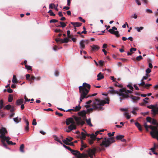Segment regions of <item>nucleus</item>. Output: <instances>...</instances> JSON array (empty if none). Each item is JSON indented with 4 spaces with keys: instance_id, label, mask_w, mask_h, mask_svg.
<instances>
[{
    "instance_id": "1",
    "label": "nucleus",
    "mask_w": 158,
    "mask_h": 158,
    "mask_svg": "<svg viewBox=\"0 0 158 158\" xmlns=\"http://www.w3.org/2000/svg\"><path fill=\"white\" fill-rule=\"evenodd\" d=\"M90 88L91 85L85 82L83 83L82 86L79 87V92L80 94L79 103L82 102L84 98L90 97V96H87V95L89 93Z\"/></svg>"
},
{
    "instance_id": "2",
    "label": "nucleus",
    "mask_w": 158,
    "mask_h": 158,
    "mask_svg": "<svg viewBox=\"0 0 158 158\" xmlns=\"http://www.w3.org/2000/svg\"><path fill=\"white\" fill-rule=\"evenodd\" d=\"M115 142L114 139L112 137L108 138H105L104 140H102V143L100 144V146H104L105 147H108L110 146V144Z\"/></svg>"
},
{
    "instance_id": "3",
    "label": "nucleus",
    "mask_w": 158,
    "mask_h": 158,
    "mask_svg": "<svg viewBox=\"0 0 158 158\" xmlns=\"http://www.w3.org/2000/svg\"><path fill=\"white\" fill-rule=\"evenodd\" d=\"M119 96H121L123 98H120V102L123 99V98H127L129 97V94H131L132 91L130 90H127L126 88H123L119 89Z\"/></svg>"
},
{
    "instance_id": "4",
    "label": "nucleus",
    "mask_w": 158,
    "mask_h": 158,
    "mask_svg": "<svg viewBox=\"0 0 158 158\" xmlns=\"http://www.w3.org/2000/svg\"><path fill=\"white\" fill-rule=\"evenodd\" d=\"M7 131L6 129L4 127H1V130L0 131V139H2L4 141H9V140L10 139V138L9 136H6L5 135L7 133Z\"/></svg>"
},
{
    "instance_id": "5",
    "label": "nucleus",
    "mask_w": 158,
    "mask_h": 158,
    "mask_svg": "<svg viewBox=\"0 0 158 158\" xmlns=\"http://www.w3.org/2000/svg\"><path fill=\"white\" fill-rule=\"evenodd\" d=\"M71 152L75 155L77 158H83L88 157L87 155L85 153H81L79 152L77 150L72 149L70 151Z\"/></svg>"
},
{
    "instance_id": "6",
    "label": "nucleus",
    "mask_w": 158,
    "mask_h": 158,
    "mask_svg": "<svg viewBox=\"0 0 158 158\" xmlns=\"http://www.w3.org/2000/svg\"><path fill=\"white\" fill-rule=\"evenodd\" d=\"M147 107L149 109H152L151 111L152 114L154 116H155L158 113V107H156L154 105H151L148 106Z\"/></svg>"
},
{
    "instance_id": "7",
    "label": "nucleus",
    "mask_w": 158,
    "mask_h": 158,
    "mask_svg": "<svg viewBox=\"0 0 158 158\" xmlns=\"http://www.w3.org/2000/svg\"><path fill=\"white\" fill-rule=\"evenodd\" d=\"M96 151V148H94L92 149L89 148L87 152L90 158H94L93 156H95V153Z\"/></svg>"
},
{
    "instance_id": "8",
    "label": "nucleus",
    "mask_w": 158,
    "mask_h": 158,
    "mask_svg": "<svg viewBox=\"0 0 158 158\" xmlns=\"http://www.w3.org/2000/svg\"><path fill=\"white\" fill-rule=\"evenodd\" d=\"M117 29V28L116 27H113L111 29L108 30V31L111 34L115 35L117 37H118L120 36L118 31H114V30H116Z\"/></svg>"
},
{
    "instance_id": "9",
    "label": "nucleus",
    "mask_w": 158,
    "mask_h": 158,
    "mask_svg": "<svg viewBox=\"0 0 158 158\" xmlns=\"http://www.w3.org/2000/svg\"><path fill=\"white\" fill-rule=\"evenodd\" d=\"M74 119L76 122L77 124L78 125L83 126L85 123L84 121L81 118L75 117Z\"/></svg>"
},
{
    "instance_id": "10",
    "label": "nucleus",
    "mask_w": 158,
    "mask_h": 158,
    "mask_svg": "<svg viewBox=\"0 0 158 158\" xmlns=\"http://www.w3.org/2000/svg\"><path fill=\"white\" fill-rule=\"evenodd\" d=\"M109 99L108 98H106L105 100L101 101L99 104H98L99 106H104L105 104H109Z\"/></svg>"
},
{
    "instance_id": "11",
    "label": "nucleus",
    "mask_w": 158,
    "mask_h": 158,
    "mask_svg": "<svg viewBox=\"0 0 158 158\" xmlns=\"http://www.w3.org/2000/svg\"><path fill=\"white\" fill-rule=\"evenodd\" d=\"M109 88L110 89L108 91L110 93L113 94H117L119 95L120 92L114 90L113 87H110Z\"/></svg>"
},
{
    "instance_id": "12",
    "label": "nucleus",
    "mask_w": 158,
    "mask_h": 158,
    "mask_svg": "<svg viewBox=\"0 0 158 158\" xmlns=\"http://www.w3.org/2000/svg\"><path fill=\"white\" fill-rule=\"evenodd\" d=\"M75 123L73 119L72 118H69L66 119V124L67 125H69L70 123L75 124Z\"/></svg>"
},
{
    "instance_id": "13",
    "label": "nucleus",
    "mask_w": 158,
    "mask_h": 158,
    "mask_svg": "<svg viewBox=\"0 0 158 158\" xmlns=\"http://www.w3.org/2000/svg\"><path fill=\"white\" fill-rule=\"evenodd\" d=\"M148 128H150L152 130V131L151 132L150 134L151 135L154 134L155 132L156 129V126H153L152 125L148 126Z\"/></svg>"
},
{
    "instance_id": "14",
    "label": "nucleus",
    "mask_w": 158,
    "mask_h": 158,
    "mask_svg": "<svg viewBox=\"0 0 158 158\" xmlns=\"http://www.w3.org/2000/svg\"><path fill=\"white\" fill-rule=\"evenodd\" d=\"M130 98L133 100V102H137L140 98L139 97L135 96L132 95H131Z\"/></svg>"
},
{
    "instance_id": "15",
    "label": "nucleus",
    "mask_w": 158,
    "mask_h": 158,
    "mask_svg": "<svg viewBox=\"0 0 158 158\" xmlns=\"http://www.w3.org/2000/svg\"><path fill=\"white\" fill-rule=\"evenodd\" d=\"M86 112L85 110H83L81 111L78 113L79 115L80 116H81L84 118H85L86 117Z\"/></svg>"
},
{
    "instance_id": "16",
    "label": "nucleus",
    "mask_w": 158,
    "mask_h": 158,
    "mask_svg": "<svg viewBox=\"0 0 158 158\" xmlns=\"http://www.w3.org/2000/svg\"><path fill=\"white\" fill-rule=\"evenodd\" d=\"M71 23L73 26L74 27H80L82 24V23L79 22H71Z\"/></svg>"
},
{
    "instance_id": "17",
    "label": "nucleus",
    "mask_w": 158,
    "mask_h": 158,
    "mask_svg": "<svg viewBox=\"0 0 158 158\" xmlns=\"http://www.w3.org/2000/svg\"><path fill=\"white\" fill-rule=\"evenodd\" d=\"M85 41L84 40H81L80 42V48L81 50H83L85 48V46L84 43Z\"/></svg>"
},
{
    "instance_id": "18",
    "label": "nucleus",
    "mask_w": 158,
    "mask_h": 158,
    "mask_svg": "<svg viewBox=\"0 0 158 158\" xmlns=\"http://www.w3.org/2000/svg\"><path fill=\"white\" fill-rule=\"evenodd\" d=\"M91 47V51H97L100 49V47L96 45H93Z\"/></svg>"
},
{
    "instance_id": "19",
    "label": "nucleus",
    "mask_w": 158,
    "mask_h": 158,
    "mask_svg": "<svg viewBox=\"0 0 158 158\" xmlns=\"http://www.w3.org/2000/svg\"><path fill=\"white\" fill-rule=\"evenodd\" d=\"M68 129H70V131L76 129V126L74 124H72L69 125L68 127Z\"/></svg>"
},
{
    "instance_id": "20",
    "label": "nucleus",
    "mask_w": 158,
    "mask_h": 158,
    "mask_svg": "<svg viewBox=\"0 0 158 158\" xmlns=\"http://www.w3.org/2000/svg\"><path fill=\"white\" fill-rule=\"evenodd\" d=\"M98 78L97 80L98 81H100L101 79L104 78V76L101 73H100L97 75Z\"/></svg>"
},
{
    "instance_id": "21",
    "label": "nucleus",
    "mask_w": 158,
    "mask_h": 158,
    "mask_svg": "<svg viewBox=\"0 0 158 158\" xmlns=\"http://www.w3.org/2000/svg\"><path fill=\"white\" fill-rule=\"evenodd\" d=\"M23 102V99L22 98L18 99L16 101V105L19 106L22 104Z\"/></svg>"
},
{
    "instance_id": "22",
    "label": "nucleus",
    "mask_w": 158,
    "mask_h": 158,
    "mask_svg": "<svg viewBox=\"0 0 158 158\" xmlns=\"http://www.w3.org/2000/svg\"><path fill=\"white\" fill-rule=\"evenodd\" d=\"M93 108L95 110H96L98 109L99 110H103V108L99 105H98V106L95 105H94L93 106Z\"/></svg>"
},
{
    "instance_id": "23",
    "label": "nucleus",
    "mask_w": 158,
    "mask_h": 158,
    "mask_svg": "<svg viewBox=\"0 0 158 158\" xmlns=\"http://www.w3.org/2000/svg\"><path fill=\"white\" fill-rule=\"evenodd\" d=\"M135 124L140 131L142 130L141 125L138 122H136L135 123Z\"/></svg>"
},
{
    "instance_id": "24",
    "label": "nucleus",
    "mask_w": 158,
    "mask_h": 158,
    "mask_svg": "<svg viewBox=\"0 0 158 158\" xmlns=\"http://www.w3.org/2000/svg\"><path fill=\"white\" fill-rule=\"evenodd\" d=\"M59 23L60 25H56V26L57 27H64L66 26V24L64 22H59Z\"/></svg>"
},
{
    "instance_id": "25",
    "label": "nucleus",
    "mask_w": 158,
    "mask_h": 158,
    "mask_svg": "<svg viewBox=\"0 0 158 158\" xmlns=\"http://www.w3.org/2000/svg\"><path fill=\"white\" fill-rule=\"evenodd\" d=\"M24 145L23 144H22L20 147L19 150L21 152L24 153Z\"/></svg>"
},
{
    "instance_id": "26",
    "label": "nucleus",
    "mask_w": 158,
    "mask_h": 158,
    "mask_svg": "<svg viewBox=\"0 0 158 158\" xmlns=\"http://www.w3.org/2000/svg\"><path fill=\"white\" fill-rule=\"evenodd\" d=\"M88 125L90 127H93V125L91 123V119L90 118H89L88 119H85Z\"/></svg>"
},
{
    "instance_id": "27",
    "label": "nucleus",
    "mask_w": 158,
    "mask_h": 158,
    "mask_svg": "<svg viewBox=\"0 0 158 158\" xmlns=\"http://www.w3.org/2000/svg\"><path fill=\"white\" fill-rule=\"evenodd\" d=\"M81 108V107L79 105L78 106H76L75 109H73V111H79Z\"/></svg>"
},
{
    "instance_id": "28",
    "label": "nucleus",
    "mask_w": 158,
    "mask_h": 158,
    "mask_svg": "<svg viewBox=\"0 0 158 158\" xmlns=\"http://www.w3.org/2000/svg\"><path fill=\"white\" fill-rule=\"evenodd\" d=\"M12 81L13 83H17L18 82V81L17 80V79L16 78V75H14L13 76V79L12 80Z\"/></svg>"
},
{
    "instance_id": "29",
    "label": "nucleus",
    "mask_w": 158,
    "mask_h": 158,
    "mask_svg": "<svg viewBox=\"0 0 158 158\" xmlns=\"http://www.w3.org/2000/svg\"><path fill=\"white\" fill-rule=\"evenodd\" d=\"M69 41V39L67 38H65L64 40L61 39L60 43H68Z\"/></svg>"
},
{
    "instance_id": "30",
    "label": "nucleus",
    "mask_w": 158,
    "mask_h": 158,
    "mask_svg": "<svg viewBox=\"0 0 158 158\" xmlns=\"http://www.w3.org/2000/svg\"><path fill=\"white\" fill-rule=\"evenodd\" d=\"M151 123L154 125L158 126V123H157V120L154 118H152Z\"/></svg>"
},
{
    "instance_id": "31",
    "label": "nucleus",
    "mask_w": 158,
    "mask_h": 158,
    "mask_svg": "<svg viewBox=\"0 0 158 158\" xmlns=\"http://www.w3.org/2000/svg\"><path fill=\"white\" fill-rule=\"evenodd\" d=\"M86 138V134L84 132H82L81 134V138L82 139H85Z\"/></svg>"
},
{
    "instance_id": "32",
    "label": "nucleus",
    "mask_w": 158,
    "mask_h": 158,
    "mask_svg": "<svg viewBox=\"0 0 158 158\" xmlns=\"http://www.w3.org/2000/svg\"><path fill=\"white\" fill-rule=\"evenodd\" d=\"M13 120L16 123H18L21 121V119L20 118H18V117H17L15 118H14Z\"/></svg>"
},
{
    "instance_id": "33",
    "label": "nucleus",
    "mask_w": 158,
    "mask_h": 158,
    "mask_svg": "<svg viewBox=\"0 0 158 158\" xmlns=\"http://www.w3.org/2000/svg\"><path fill=\"white\" fill-rule=\"evenodd\" d=\"M96 135L94 134H91L90 139L95 140H96Z\"/></svg>"
},
{
    "instance_id": "34",
    "label": "nucleus",
    "mask_w": 158,
    "mask_h": 158,
    "mask_svg": "<svg viewBox=\"0 0 158 158\" xmlns=\"http://www.w3.org/2000/svg\"><path fill=\"white\" fill-rule=\"evenodd\" d=\"M124 136L123 135H118L116 137V139L117 140H121L124 137Z\"/></svg>"
},
{
    "instance_id": "35",
    "label": "nucleus",
    "mask_w": 158,
    "mask_h": 158,
    "mask_svg": "<svg viewBox=\"0 0 158 158\" xmlns=\"http://www.w3.org/2000/svg\"><path fill=\"white\" fill-rule=\"evenodd\" d=\"M81 147H82L83 148H86L87 147V146L86 144H84L83 140H81Z\"/></svg>"
},
{
    "instance_id": "36",
    "label": "nucleus",
    "mask_w": 158,
    "mask_h": 158,
    "mask_svg": "<svg viewBox=\"0 0 158 158\" xmlns=\"http://www.w3.org/2000/svg\"><path fill=\"white\" fill-rule=\"evenodd\" d=\"M124 115L126 116L128 119H129L131 118V115H129L128 113L125 112L124 113Z\"/></svg>"
},
{
    "instance_id": "37",
    "label": "nucleus",
    "mask_w": 158,
    "mask_h": 158,
    "mask_svg": "<svg viewBox=\"0 0 158 158\" xmlns=\"http://www.w3.org/2000/svg\"><path fill=\"white\" fill-rule=\"evenodd\" d=\"M13 96H12L11 95H9V96L8 99V101L9 102H11L13 100Z\"/></svg>"
},
{
    "instance_id": "38",
    "label": "nucleus",
    "mask_w": 158,
    "mask_h": 158,
    "mask_svg": "<svg viewBox=\"0 0 158 158\" xmlns=\"http://www.w3.org/2000/svg\"><path fill=\"white\" fill-rule=\"evenodd\" d=\"M94 141V140L90 139H88V142L90 145H91L93 143Z\"/></svg>"
},
{
    "instance_id": "39",
    "label": "nucleus",
    "mask_w": 158,
    "mask_h": 158,
    "mask_svg": "<svg viewBox=\"0 0 158 158\" xmlns=\"http://www.w3.org/2000/svg\"><path fill=\"white\" fill-rule=\"evenodd\" d=\"M143 28V27H135V29L137 30L138 32H140L141 30H142Z\"/></svg>"
},
{
    "instance_id": "40",
    "label": "nucleus",
    "mask_w": 158,
    "mask_h": 158,
    "mask_svg": "<svg viewBox=\"0 0 158 158\" xmlns=\"http://www.w3.org/2000/svg\"><path fill=\"white\" fill-rule=\"evenodd\" d=\"M152 118L149 117H148L146 118V120L148 122L151 123Z\"/></svg>"
},
{
    "instance_id": "41",
    "label": "nucleus",
    "mask_w": 158,
    "mask_h": 158,
    "mask_svg": "<svg viewBox=\"0 0 158 158\" xmlns=\"http://www.w3.org/2000/svg\"><path fill=\"white\" fill-rule=\"evenodd\" d=\"M149 77V76L148 74H146V76L143 77L141 81H142L144 80L147 79Z\"/></svg>"
},
{
    "instance_id": "42",
    "label": "nucleus",
    "mask_w": 158,
    "mask_h": 158,
    "mask_svg": "<svg viewBox=\"0 0 158 158\" xmlns=\"http://www.w3.org/2000/svg\"><path fill=\"white\" fill-rule=\"evenodd\" d=\"M23 120H24V121L26 123V126H29V122L28 120L27 119H26V118L25 117H23Z\"/></svg>"
},
{
    "instance_id": "43",
    "label": "nucleus",
    "mask_w": 158,
    "mask_h": 158,
    "mask_svg": "<svg viewBox=\"0 0 158 158\" xmlns=\"http://www.w3.org/2000/svg\"><path fill=\"white\" fill-rule=\"evenodd\" d=\"M48 13H49L51 16H55V14L53 13L52 10H50L48 12Z\"/></svg>"
},
{
    "instance_id": "44",
    "label": "nucleus",
    "mask_w": 158,
    "mask_h": 158,
    "mask_svg": "<svg viewBox=\"0 0 158 158\" xmlns=\"http://www.w3.org/2000/svg\"><path fill=\"white\" fill-rule=\"evenodd\" d=\"M149 99V98H146L145 99H143V104H146L148 103V102L146 100H148Z\"/></svg>"
},
{
    "instance_id": "45",
    "label": "nucleus",
    "mask_w": 158,
    "mask_h": 158,
    "mask_svg": "<svg viewBox=\"0 0 158 158\" xmlns=\"http://www.w3.org/2000/svg\"><path fill=\"white\" fill-rule=\"evenodd\" d=\"M11 108V106L10 105H8L5 106V108L7 110H10Z\"/></svg>"
},
{
    "instance_id": "46",
    "label": "nucleus",
    "mask_w": 158,
    "mask_h": 158,
    "mask_svg": "<svg viewBox=\"0 0 158 158\" xmlns=\"http://www.w3.org/2000/svg\"><path fill=\"white\" fill-rule=\"evenodd\" d=\"M54 139L56 140V141H57L58 142H59V143H61V144H63V143H62V142L57 137H55V138Z\"/></svg>"
},
{
    "instance_id": "47",
    "label": "nucleus",
    "mask_w": 158,
    "mask_h": 158,
    "mask_svg": "<svg viewBox=\"0 0 158 158\" xmlns=\"http://www.w3.org/2000/svg\"><path fill=\"white\" fill-rule=\"evenodd\" d=\"M152 85L151 84H145L144 87L147 88V89H148V87L151 86Z\"/></svg>"
},
{
    "instance_id": "48",
    "label": "nucleus",
    "mask_w": 158,
    "mask_h": 158,
    "mask_svg": "<svg viewBox=\"0 0 158 158\" xmlns=\"http://www.w3.org/2000/svg\"><path fill=\"white\" fill-rule=\"evenodd\" d=\"M143 125L147 131H148V126L147 125V123H145Z\"/></svg>"
},
{
    "instance_id": "49",
    "label": "nucleus",
    "mask_w": 158,
    "mask_h": 158,
    "mask_svg": "<svg viewBox=\"0 0 158 158\" xmlns=\"http://www.w3.org/2000/svg\"><path fill=\"white\" fill-rule=\"evenodd\" d=\"M55 5L54 4H50L49 5V8L52 9L53 8H55Z\"/></svg>"
},
{
    "instance_id": "50",
    "label": "nucleus",
    "mask_w": 158,
    "mask_h": 158,
    "mask_svg": "<svg viewBox=\"0 0 158 158\" xmlns=\"http://www.w3.org/2000/svg\"><path fill=\"white\" fill-rule=\"evenodd\" d=\"M2 142L3 146L5 148H7V144L5 143V141H4L2 139Z\"/></svg>"
},
{
    "instance_id": "51",
    "label": "nucleus",
    "mask_w": 158,
    "mask_h": 158,
    "mask_svg": "<svg viewBox=\"0 0 158 158\" xmlns=\"http://www.w3.org/2000/svg\"><path fill=\"white\" fill-rule=\"evenodd\" d=\"M25 67L28 70H31V67L30 66L26 65Z\"/></svg>"
},
{
    "instance_id": "52",
    "label": "nucleus",
    "mask_w": 158,
    "mask_h": 158,
    "mask_svg": "<svg viewBox=\"0 0 158 158\" xmlns=\"http://www.w3.org/2000/svg\"><path fill=\"white\" fill-rule=\"evenodd\" d=\"M143 59L141 56H139L136 57V59L138 61H139Z\"/></svg>"
},
{
    "instance_id": "53",
    "label": "nucleus",
    "mask_w": 158,
    "mask_h": 158,
    "mask_svg": "<svg viewBox=\"0 0 158 158\" xmlns=\"http://www.w3.org/2000/svg\"><path fill=\"white\" fill-rule=\"evenodd\" d=\"M26 77L27 80H30V75L29 74H27L26 75Z\"/></svg>"
},
{
    "instance_id": "54",
    "label": "nucleus",
    "mask_w": 158,
    "mask_h": 158,
    "mask_svg": "<svg viewBox=\"0 0 158 158\" xmlns=\"http://www.w3.org/2000/svg\"><path fill=\"white\" fill-rule=\"evenodd\" d=\"M131 17V18H133L135 19H136L137 18V16L135 14H134L132 15Z\"/></svg>"
},
{
    "instance_id": "55",
    "label": "nucleus",
    "mask_w": 158,
    "mask_h": 158,
    "mask_svg": "<svg viewBox=\"0 0 158 158\" xmlns=\"http://www.w3.org/2000/svg\"><path fill=\"white\" fill-rule=\"evenodd\" d=\"M58 22V20H57L55 19H52L50 20V23H56Z\"/></svg>"
},
{
    "instance_id": "56",
    "label": "nucleus",
    "mask_w": 158,
    "mask_h": 158,
    "mask_svg": "<svg viewBox=\"0 0 158 158\" xmlns=\"http://www.w3.org/2000/svg\"><path fill=\"white\" fill-rule=\"evenodd\" d=\"M99 64L101 66H102L104 64V62L102 60H100L99 61Z\"/></svg>"
},
{
    "instance_id": "57",
    "label": "nucleus",
    "mask_w": 158,
    "mask_h": 158,
    "mask_svg": "<svg viewBox=\"0 0 158 158\" xmlns=\"http://www.w3.org/2000/svg\"><path fill=\"white\" fill-rule=\"evenodd\" d=\"M127 87L130 89H131L132 90H133L134 89L133 87L130 84H129L127 85Z\"/></svg>"
},
{
    "instance_id": "58",
    "label": "nucleus",
    "mask_w": 158,
    "mask_h": 158,
    "mask_svg": "<svg viewBox=\"0 0 158 158\" xmlns=\"http://www.w3.org/2000/svg\"><path fill=\"white\" fill-rule=\"evenodd\" d=\"M114 132H113L112 134L111 133H109L107 135L109 137H111L114 135Z\"/></svg>"
},
{
    "instance_id": "59",
    "label": "nucleus",
    "mask_w": 158,
    "mask_h": 158,
    "mask_svg": "<svg viewBox=\"0 0 158 158\" xmlns=\"http://www.w3.org/2000/svg\"><path fill=\"white\" fill-rule=\"evenodd\" d=\"M114 85L115 86L118 87H120V88L122 87H123V86L122 85H121V84L118 85L117 83H115L114 84Z\"/></svg>"
},
{
    "instance_id": "60",
    "label": "nucleus",
    "mask_w": 158,
    "mask_h": 158,
    "mask_svg": "<svg viewBox=\"0 0 158 158\" xmlns=\"http://www.w3.org/2000/svg\"><path fill=\"white\" fill-rule=\"evenodd\" d=\"M73 138L71 137H69V138H66V140L68 141V142H70L73 140Z\"/></svg>"
},
{
    "instance_id": "61",
    "label": "nucleus",
    "mask_w": 158,
    "mask_h": 158,
    "mask_svg": "<svg viewBox=\"0 0 158 158\" xmlns=\"http://www.w3.org/2000/svg\"><path fill=\"white\" fill-rule=\"evenodd\" d=\"M138 109L137 108H134L133 110L131 111V112L134 114H136V112H135V110H137Z\"/></svg>"
},
{
    "instance_id": "62",
    "label": "nucleus",
    "mask_w": 158,
    "mask_h": 158,
    "mask_svg": "<svg viewBox=\"0 0 158 158\" xmlns=\"http://www.w3.org/2000/svg\"><path fill=\"white\" fill-rule=\"evenodd\" d=\"M29 126H26L25 127V131H26L27 132H28L29 131Z\"/></svg>"
},
{
    "instance_id": "63",
    "label": "nucleus",
    "mask_w": 158,
    "mask_h": 158,
    "mask_svg": "<svg viewBox=\"0 0 158 158\" xmlns=\"http://www.w3.org/2000/svg\"><path fill=\"white\" fill-rule=\"evenodd\" d=\"M146 11L147 13H152V11L151 10L149 9H147L146 10Z\"/></svg>"
},
{
    "instance_id": "64",
    "label": "nucleus",
    "mask_w": 158,
    "mask_h": 158,
    "mask_svg": "<svg viewBox=\"0 0 158 158\" xmlns=\"http://www.w3.org/2000/svg\"><path fill=\"white\" fill-rule=\"evenodd\" d=\"M35 79H36V77H34L33 75H32L31 76L30 79L33 81L35 80Z\"/></svg>"
}]
</instances>
